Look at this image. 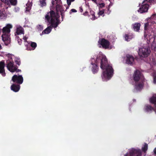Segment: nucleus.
Wrapping results in <instances>:
<instances>
[{
	"label": "nucleus",
	"instance_id": "nucleus-1",
	"mask_svg": "<svg viewBox=\"0 0 156 156\" xmlns=\"http://www.w3.org/2000/svg\"><path fill=\"white\" fill-rule=\"evenodd\" d=\"M91 65L90 67L94 73H96L98 70V68L97 64L100 63V67L102 70L101 77L104 81H107L110 80L112 77L114 70L112 65L108 64L106 57L102 53H100L96 58V60L92 58L91 59Z\"/></svg>",
	"mask_w": 156,
	"mask_h": 156
},
{
	"label": "nucleus",
	"instance_id": "nucleus-2",
	"mask_svg": "<svg viewBox=\"0 0 156 156\" xmlns=\"http://www.w3.org/2000/svg\"><path fill=\"white\" fill-rule=\"evenodd\" d=\"M51 4V9H53V8H55L57 13H55L53 11H51L46 14L45 19L51 24V26L56 27L59 22L58 20L59 16L58 14L60 13L63 18L65 12V9L62 5L61 0H52Z\"/></svg>",
	"mask_w": 156,
	"mask_h": 156
},
{
	"label": "nucleus",
	"instance_id": "nucleus-3",
	"mask_svg": "<svg viewBox=\"0 0 156 156\" xmlns=\"http://www.w3.org/2000/svg\"><path fill=\"white\" fill-rule=\"evenodd\" d=\"M12 24H7L2 29V39L4 44L6 45H8L10 43V29L12 28Z\"/></svg>",
	"mask_w": 156,
	"mask_h": 156
},
{
	"label": "nucleus",
	"instance_id": "nucleus-4",
	"mask_svg": "<svg viewBox=\"0 0 156 156\" xmlns=\"http://www.w3.org/2000/svg\"><path fill=\"white\" fill-rule=\"evenodd\" d=\"M149 101L150 103L154 105V108L150 105L146 104L144 106L145 111L148 113H151L154 111L156 113V98H150Z\"/></svg>",
	"mask_w": 156,
	"mask_h": 156
},
{
	"label": "nucleus",
	"instance_id": "nucleus-5",
	"mask_svg": "<svg viewBox=\"0 0 156 156\" xmlns=\"http://www.w3.org/2000/svg\"><path fill=\"white\" fill-rule=\"evenodd\" d=\"M8 56L9 61H7V67L8 69L11 72H14L16 70V68L14 66L13 62L12 60L14 58V55L11 54H8Z\"/></svg>",
	"mask_w": 156,
	"mask_h": 156
},
{
	"label": "nucleus",
	"instance_id": "nucleus-6",
	"mask_svg": "<svg viewBox=\"0 0 156 156\" xmlns=\"http://www.w3.org/2000/svg\"><path fill=\"white\" fill-rule=\"evenodd\" d=\"M156 19V14H153L152 15L150 18H148L147 19V21L148 22L145 24L144 28L145 31L148 30H150L153 28L152 25L151 24H153L155 23V22L153 20H155Z\"/></svg>",
	"mask_w": 156,
	"mask_h": 156
},
{
	"label": "nucleus",
	"instance_id": "nucleus-7",
	"mask_svg": "<svg viewBox=\"0 0 156 156\" xmlns=\"http://www.w3.org/2000/svg\"><path fill=\"white\" fill-rule=\"evenodd\" d=\"M99 47H102L105 49H112L113 47V45L110 44L109 42L107 40L104 39H100L98 41Z\"/></svg>",
	"mask_w": 156,
	"mask_h": 156
},
{
	"label": "nucleus",
	"instance_id": "nucleus-8",
	"mask_svg": "<svg viewBox=\"0 0 156 156\" xmlns=\"http://www.w3.org/2000/svg\"><path fill=\"white\" fill-rule=\"evenodd\" d=\"M144 37L147 40V43H151L152 48H154V50L156 51V37L154 38L152 35H147L145 34Z\"/></svg>",
	"mask_w": 156,
	"mask_h": 156
},
{
	"label": "nucleus",
	"instance_id": "nucleus-9",
	"mask_svg": "<svg viewBox=\"0 0 156 156\" xmlns=\"http://www.w3.org/2000/svg\"><path fill=\"white\" fill-rule=\"evenodd\" d=\"M150 52L149 49L147 47L144 46L139 49L138 54L141 57H145L148 56Z\"/></svg>",
	"mask_w": 156,
	"mask_h": 156
},
{
	"label": "nucleus",
	"instance_id": "nucleus-10",
	"mask_svg": "<svg viewBox=\"0 0 156 156\" xmlns=\"http://www.w3.org/2000/svg\"><path fill=\"white\" fill-rule=\"evenodd\" d=\"M142 152L140 149L133 148L129 153H127L124 156H141Z\"/></svg>",
	"mask_w": 156,
	"mask_h": 156
},
{
	"label": "nucleus",
	"instance_id": "nucleus-11",
	"mask_svg": "<svg viewBox=\"0 0 156 156\" xmlns=\"http://www.w3.org/2000/svg\"><path fill=\"white\" fill-rule=\"evenodd\" d=\"M25 44L27 50H34L37 47V44L36 43L31 41L26 42Z\"/></svg>",
	"mask_w": 156,
	"mask_h": 156
},
{
	"label": "nucleus",
	"instance_id": "nucleus-12",
	"mask_svg": "<svg viewBox=\"0 0 156 156\" xmlns=\"http://www.w3.org/2000/svg\"><path fill=\"white\" fill-rule=\"evenodd\" d=\"M24 34V30L23 27L20 26L16 27V31L15 33L16 38H19V36Z\"/></svg>",
	"mask_w": 156,
	"mask_h": 156
},
{
	"label": "nucleus",
	"instance_id": "nucleus-13",
	"mask_svg": "<svg viewBox=\"0 0 156 156\" xmlns=\"http://www.w3.org/2000/svg\"><path fill=\"white\" fill-rule=\"evenodd\" d=\"M142 76L141 72L139 70H136L134 72L133 75V79L135 82L139 81Z\"/></svg>",
	"mask_w": 156,
	"mask_h": 156
},
{
	"label": "nucleus",
	"instance_id": "nucleus-14",
	"mask_svg": "<svg viewBox=\"0 0 156 156\" xmlns=\"http://www.w3.org/2000/svg\"><path fill=\"white\" fill-rule=\"evenodd\" d=\"M12 80L14 82L22 84L23 81V78L21 75H14L12 77Z\"/></svg>",
	"mask_w": 156,
	"mask_h": 156
},
{
	"label": "nucleus",
	"instance_id": "nucleus-15",
	"mask_svg": "<svg viewBox=\"0 0 156 156\" xmlns=\"http://www.w3.org/2000/svg\"><path fill=\"white\" fill-rule=\"evenodd\" d=\"M134 63V58L130 55H127L126 56V63L128 64L132 65Z\"/></svg>",
	"mask_w": 156,
	"mask_h": 156
},
{
	"label": "nucleus",
	"instance_id": "nucleus-16",
	"mask_svg": "<svg viewBox=\"0 0 156 156\" xmlns=\"http://www.w3.org/2000/svg\"><path fill=\"white\" fill-rule=\"evenodd\" d=\"M5 63L3 61L0 62V73H1L3 76L5 75V73L4 70Z\"/></svg>",
	"mask_w": 156,
	"mask_h": 156
},
{
	"label": "nucleus",
	"instance_id": "nucleus-17",
	"mask_svg": "<svg viewBox=\"0 0 156 156\" xmlns=\"http://www.w3.org/2000/svg\"><path fill=\"white\" fill-rule=\"evenodd\" d=\"M143 85L142 83H137L135 85L134 90L139 91L143 88Z\"/></svg>",
	"mask_w": 156,
	"mask_h": 156
},
{
	"label": "nucleus",
	"instance_id": "nucleus-18",
	"mask_svg": "<svg viewBox=\"0 0 156 156\" xmlns=\"http://www.w3.org/2000/svg\"><path fill=\"white\" fill-rule=\"evenodd\" d=\"M12 90L15 92H18L20 89V86L15 84L12 85L11 87Z\"/></svg>",
	"mask_w": 156,
	"mask_h": 156
},
{
	"label": "nucleus",
	"instance_id": "nucleus-19",
	"mask_svg": "<svg viewBox=\"0 0 156 156\" xmlns=\"http://www.w3.org/2000/svg\"><path fill=\"white\" fill-rule=\"evenodd\" d=\"M133 29L136 31H138L140 30L141 24L139 23H135L133 25Z\"/></svg>",
	"mask_w": 156,
	"mask_h": 156
},
{
	"label": "nucleus",
	"instance_id": "nucleus-20",
	"mask_svg": "<svg viewBox=\"0 0 156 156\" xmlns=\"http://www.w3.org/2000/svg\"><path fill=\"white\" fill-rule=\"evenodd\" d=\"M52 27L50 25L45 29L42 32L43 34H48L51 31Z\"/></svg>",
	"mask_w": 156,
	"mask_h": 156
},
{
	"label": "nucleus",
	"instance_id": "nucleus-21",
	"mask_svg": "<svg viewBox=\"0 0 156 156\" xmlns=\"http://www.w3.org/2000/svg\"><path fill=\"white\" fill-rule=\"evenodd\" d=\"M32 4L30 2H28L26 5V12H29L31 9Z\"/></svg>",
	"mask_w": 156,
	"mask_h": 156
},
{
	"label": "nucleus",
	"instance_id": "nucleus-22",
	"mask_svg": "<svg viewBox=\"0 0 156 156\" xmlns=\"http://www.w3.org/2000/svg\"><path fill=\"white\" fill-rule=\"evenodd\" d=\"M9 2L8 5L10 6L11 5H16L17 1V0H9Z\"/></svg>",
	"mask_w": 156,
	"mask_h": 156
},
{
	"label": "nucleus",
	"instance_id": "nucleus-23",
	"mask_svg": "<svg viewBox=\"0 0 156 156\" xmlns=\"http://www.w3.org/2000/svg\"><path fill=\"white\" fill-rule=\"evenodd\" d=\"M125 40L127 41H129L133 37L130 35L128 34H126L124 36Z\"/></svg>",
	"mask_w": 156,
	"mask_h": 156
},
{
	"label": "nucleus",
	"instance_id": "nucleus-24",
	"mask_svg": "<svg viewBox=\"0 0 156 156\" xmlns=\"http://www.w3.org/2000/svg\"><path fill=\"white\" fill-rule=\"evenodd\" d=\"M148 145L146 143H145L144 146L142 148V150L144 152H145L147 150Z\"/></svg>",
	"mask_w": 156,
	"mask_h": 156
},
{
	"label": "nucleus",
	"instance_id": "nucleus-25",
	"mask_svg": "<svg viewBox=\"0 0 156 156\" xmlns=\"http://www.w3.org/2000/svg\"><path fill=\"white\" fill-rule=\"evenodd\" d=\"M46 0H40V5L41 6H44L46 5Z\"/></svg>",
	"mask_w": 156,
	"mask_h": 156
},
{
	"label": "nucleus",
	"instance_id": "nucleus-26",
	"mask_svg": "<svg viewBox=\"0 0 156 156\" xmlns=\"http://www.w3.org/2000/svg\"><path fill=\"white\" fill-rule=\"evenodd\" d=\"M91 15L90 16L91 19L93 20H94L96 19V17H95L94 16L95 13L93 12H91Z\"/></svg>",
	"mask_w": 156,
	"mask_h": 156
},
{
	"label": "nucleus",
	"instance_id": "nucleus-27",
	"mask_svg": "<svg viewBox=\"0 0 156 156\" xmlns=\"http://www.w3.org/2000/svg\"><path fill=\"white\" fill-rule=\"evenodd\" d=\"M5 16V12H0V18L1 19L4 18Z\"/></svg>",
	"mask_w": 156,
	"mask_h": 156
},
{
	"label": "nucleus",
	"instance_id": "nucleus-28",
	"mask_svg": "<svg viewBox=\"0 0 156 156\" xmlns=\"http://www.w3.org/2000/svg\"><path fill=\"white\" fill-rule=\"evenodd\" d=\"M98 6L99 8H102L105 6V4L103 3H99L98 4Z\"/></svg>",
	"mask_w": 156,
	"mask_h": 156
},
{
	"label": "nucleus",
	"instance_id": "nucleus-29",
	"mask_svg": "<svg viewBox=\"0 0 156 156\" xmlns=\"http://www.w3.org/2000/svg\"><path fill=\"white\" fill-rule=\"evenodd\" d=\"M28 37V36L27 35H26L25 36L23 37V39L25 42V44L26 43V42H29L28 41H27V40Z\"/></svg>",
	"mask_w": 156,
	"mask_h": 156
},
{
	"label": "nucleus",
	"instance_id": "nucleus-30",
	"mask_svg": "<svg viewBox=\"0 0 156 156\" xmlns=\"http://www.w3.org/2000/svg\"><path fill=\"white\" fill-rule=\"evenodd\" d=\"M154 82V83H156V71L155 72L153 75Z\"/></svg>",
	"mask_w": 156,
	"mask_h": 156
},
{
	"label": "nucleus",
	"instance_id": "nucleus-31",
	"mask_svg": "<svg viewBox=\"0 0 156 156\" xmlns=\"http://www.w3.org/2000/svg\"><path fill=\"white\" fill-rule=\"evenodd\" d=\"M15 62L19 66L20 65V61L19 59L17 58L15 61Z\"/></svg>",
	"mask_w": 156,
	"mask_h": 156
},
{
	"label": "nucleus",
	"instance_id": "nucleus-32",
	"mask_svg": "<svg viewBox=\"0 0 156 156\" xmlns=\"http://www.w3.org/2000/svg\"><path fill=\"white\" fill-rule=\"evenodd\" d=\"M104 10L100 11L99 12L98 14L99 16H102L104 13Z\"/></svg>",
	"mask_w": 156,
	"mask_h": 156
},
{
	"label": "nucleus",
	"instance_id": "nucleus-33",
	"mask_svg": "<svg viewBox=\"0 0 156 156\" xmlns=\"http://www.w3.org/2000/svg\"><path fill=\"white\" fill-rule=\"evenodd\" d=\"M1 1L2 2L5 3L7 5H8V4H9V0H1Z\"/></svg>",
	"mask_w": 156,
	"mask_h": 156
},
{
	"label": "nucleus",
	"instance_id": "nucleus-34",
	"mask_svg": "<svg viewBox=\"0 0 156 156\" xmlns=\"http://www.w3.org/2000/svg\"><path fill=\"white\" fill-rule=\"evenodd\" d=\"M38 29L39 30H41L43 29V27L41 25H38L37 26Z\"/></svg>",
	"mask_w": 156,
	"mask_h": 156
},
{
	"label": "nucleus",
	"instance_id": "nucleus-35",
	"mask_svg": "<svg viewBox=\"0 0 156 156\" xmlns=\"http://www.w3.org/2000/svg\"><path fill=\"white\" fill-rule=\"evenodd\" d=\"M18 41V42L19 44H21L22 43V40L21 39H19V38H16Z\"/></svg>",
	"mask_w": 156,
	"mask_h": 156
},
{
	"label": "nucleus",
	"instance_id": "nucleus-36",
	"mask_svg": "<svg viewBox=\"0 0 156 156\" xmlns=\"http://www.w3.org/2000/svg\"><path fill=\"white\" fill-rule=\"evenodd\" d=\"M20 8L18 7H16L15 8L14 10L15 12H18L19 11Z\"/></svg>",
	"mask_w": 156,
	"mask_h": 156
},
{
	"label": "nucleus",
	"instance_id": "nucleus-37",
	"mask_svg": "<svg viewBox=\"0 0 156 156\" xmlns=\"http://www.w3.org/2000/svg\"><path fill=\"white\" fill-rule=\"evenodd\" d=\"M67 3L68 5L69 6L71 5V0H66Z\"/></svg>",
	"mask_w": 156,
	"mask_h": 156
},
{
	"label": "nucleus",
	"instance_id": "nucleus-38",
	"mask_svg": "<svg viewBox=\"0 0 156 156\" xmlns=\"http://www.w3.org/2000/svg\"><path fill=\"white\" fill-rule=\"evenodd\" d=\"M71 11L72 12H76V11L75 9H72L71 10Z\"/></svg>",
	"mask_w": 156,
	"mask_h": 156
},
{
	"label": "nucleus",
	"instance_id": "nucleus-39",
	"mask_svg": "<svg viewBox=\"0 0 156 156\" xmlns=\"http://www.w3.org/2000/svg\"><path fill=\"white\" fill-rule=\"evenodd\" d=\"M154 154L156 155V147L155 148L154 150Z\"/></svg>",
	"mask_w": 156,
	"mask_h": 156
},
{
	"label": "nucleus",
	"instance_id": "nucleus-40",
	"mask_svg": "<svg viewBox=\"0 0 156 156\" xmlns=\"http://www.w3.org/2000/svg\"><path fill=\"white\" fill-rule=\"evenodd\" d=\"M152 98H156V94H154Z\"/></svg>",
	"mask_w": 156,
	"mask_h": 156
},
{
	"label": "nucleus",
	"instance_id": "nucleus-41",
	"mask_svg": "<svg viewBox=\"0 0 156 156\" xmlns=\"http://www.w3.org/2000/svg\"><path fill=\"white\" fill-rule=\"evenodd\" d=\"M15 71H16V72H18L20 71V70H19V69H17L16 68V70Z\"/></svg>",
	"mask_w": 156,
	"mask_h": 156
},
{
	"label": "nucleus",
	"instance_id": "nucleus-42",
	"mask_svg": "<svg viewBox=\"0 0 156 156\" xmlns=\"http://www.w3.org/2000/svg\"><path fill=\"white\" fill-rule=\"evenodd\" d=\"M92 1H93V2H95V3H97L96 2V1H97V0H91Z\"/></svg>",
	"mask_w": 156,
	"mask_h": 156
},
{
	"label": "nucleus",
	"instance_id": "nucleus-43",
	"mask_svg": "<svg viewBox=\"0 0 156 156\" xmlns=\"http://www.w3.org/2000/svg\"><path fill=\"white\" fill-rule=\"evenodd\" d=\"M80 11L81 12H82L83 11V9H82L80 7Z\"/></svg>",
	"mask_w": 156,
	"mask_h": 156
},
{
	"label": "nucleus",
	"instance_id": "nucleus-44",
	"mask_svg": "<svg viewBox=\"0 0 156 156\" xmlns=\"http://www.w3.org/2000/svg\"><path fill=\"white\" fill-rule=\"evenodd\" d=\"M108 12L107 13L108 14H109L110 13V11H109V9H108Z\"/></svg>",
	"mask_w": 156,
	"mask_h": 156
},
{
	"label": "nucleus",
	"instance_id": "nucleus-45",
	"mask_svg": "<svg viewBox=\"0 0 156 156\" xmlns=\"http://www.w3.org/2000/svg\"><path fill=\"white\" fill-rule=\"evenodd\" d=\"M75 0H71L72 2H73Z\"/></svg>",
	"mask_w": 156,
	"mask_h": 156
},
{
	"label": "nucleus",
	"instance_id": "nucleus-46",
	"mask_svg": "<svg viewBox=\"0 0 156 156\" xmlns=\"http://www.w3.org/2000/svg\"><path fill=\"white\" fill-rule=\"evenodd\" d=\"M145 34H146V31L145 32Z\"/></svg>",
	"mask_w": 156,
	"mask_h": 156
},
{
	"label": "nucleus",
	"instance_id": "nucleus-47",
	"mask_svg": "<svg viewBox=\"0 0 156 156\" xmlns=\"http://www.w3.org/2000/svg\"><path fill=\"white\" fill-rule=\"evenodd\" d=\"M155 64H156V63Z\"/></svg>",
	"mask_w": 156,
	"mask_h": 156
}]
</instances>
